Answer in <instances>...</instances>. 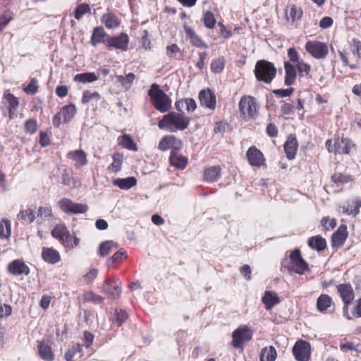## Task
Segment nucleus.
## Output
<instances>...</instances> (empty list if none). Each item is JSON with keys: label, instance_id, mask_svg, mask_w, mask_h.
<instances>
[{"label": "nucleus", "instance_id": "nucleus-1", "mask_svg": "<svg viewBox=\"0 0 361 361\" xmlns=\"http://www.w3.org/2000/svg\"><path fill=\"white\" fill-rule=\"evenodd\" d=\"M190 123V118L184 113L170 111L163 116L158 122V127L161 130H166L171 133L187 129Z\"/></svg>", "mask_w": 361, "mask_h": 361}, {"label": "nucleus", "instance_id": "nucleus-2", "mask_svg": "<svg viewBox=\"0 0 361 361\" xmlns=\"http://www.w3.org/2000/svg\"><path fill=\"white\" fill-rule=\"evenodd\" d=\"M148 95L150 97L154 108L159 112L166 113L171 109V98L159 87V85L152 84L148 91Z\"/></svg>", "mask_w": 361, "mask_h": 361}, {"label": "nucleus", "instance_id": "nucleus-3", "mask_svg": "<svg viewBox=\"0 0 361 361\" xmlns=\"http://www.w3.org/2000/svg\"><path fill=\"white\" fill-rule=\"evenodd\" d=\"M257 80L269 84L276 75V68L274 63L266 60L258 61L254 70Z\"/></svg>", "mask_w": 361, "mask_h": 361}, {"label": "nucleus", "instance_id": "nucleus-4", "mask_svg": "<svg viewBox=\"0 0 361 361\" xmlns=\"http://www.w3.org/2000/svg\"><path fill=\"white\" fill-rule=\"evenodd\" d=\"M1 103L3 105L2 112L4 116H8L9 120L17 118L18 109L20 105V101L18 97L6 91L1 98Z\"/></svg>", "mask_w": 361, "mask_h": 361}, {"label": "nucleus", "instance_id": "nucleus-5", "mask_svg": "<svg viewBox=\"0 0 361 361\" xmlns=\"http://www.w3.org/2000/svg\"><path fill=\"white\" fill-rule=\"evenodd\" d=\"M239 111L241 116L245 121L255 120L257 116V102L251 96H243L239 104Z\"/></svg>", "mask_w": 361, "mask_h": 361}, {"label": "nucleus", "instance_id": "nucleus-6", "mask_svg": "<svg viewBox=\"0 0 361 361\" xmlns=\"http://www.w3.org/2000/svg\"><path fill=\"white\" fill-rule=\"evenodd\" d=\"M59 208L69 215L85 214L89 207L86 204L73 202L71 199L63 197L58 202Z\"/></svg>", "mask_w": 361, "mask_h": 361}, {"label": "nucleus", "instance_id": "nucleus-7", "mask_svg": "<svg viewBox=\"0 0 361 361\" xmlns=\"http://www.w3.org/2000/svg\"><path fill=\"white\" fill-rule=\"evenodd\" d=\"M253 332L250 328L244 325L235 329L233 334L232 344L235 348H242L245 342L252 339Z\"/></svg>", "mask_w": 361, "mask_h": 361}, {"label": "nucleus", "instance_id": "nucleus-8", "mask_svg": "<svg viewBox=\"0 0 361 361\" xmlns=\"http://www.w3.org/2000/svg\"><path fill=\"white\" fill-rule=\"evenodd\" d=\"M306 51L314 59H322L329 54L328 46L319 41H308L305 44Z\"/></svg>", "mask_w": 361, "mask_h": 361}, {"label": "nucleus", "instance_id": "nucleus-9", "mask_svg": "<svg viewBox=\"0 0 361 361\" xmlns=\"http://www.w3.org/2000/svg\"><path fill=\"white\" fill-rule=\"evenodd\" d=\"M291 267L290 270L298 274H303L309 270L307 263L301 257L300 251L295 249L290 254Z\"/></svg>", "mask_w": 361, "mask_h": 361}, {"label": "nucleus", "instance_id": "nucleus-10", "mask_svg": "<svg viewBox=\"0 0 361 361\" xmlns=\"http://www.w3.org/2000/svg\"><path fill=\"white\" fill-rule=\"evenodd\" d=\"M128 43L129 37L125 32H122L119 35L108 37L105 40V45L109 50L115 48L122 51H126L128 50Z\"/></svg>", "mask_w": 361, "mask_h": 361}, {"label": "nucleus", "instance_id": "nucleus-11", "mask_svg": "<svg viewBox=\"0 0 361 361\" xmlns=\"http://www.w3.org/2000/svg\"><path fill=\"white\" fill-rule=\"evenodd\" d=\"M293 353L297 361H309L311 354L310 344L305 341H298L293 348Z\"/></svg>", "mask_w": 361, "mask_h": 361}, {"label": "nucleus", "instance_id": "nucleus-12", "mask_svg": "<svg viewBox=\"0 0 361 361\" xmlns=\"http://www.w3.org/2000/svg\"><path fill=\"white\" fill-rule=\"evenodd\" d=\"M104 291L114 299H118L121 293V282L118 279H107L103 285Z\"/></svg>", "mask_w": 361, "mask_h": 361}, {"label": "nucleus", "instance_id": "nucleus-13", "mask_svg": "<svg viewBox=\"0 0 361 361\" xmlns=\"http://www.w3.org/2000/svg\"><path fill=\"white\" fill-rule=\"evenodd\" d=\"M199 99L201 106L214 110L216 105L215 94L209 88L202 90L199 92Z\"/></svg>", "mask_w": 361, "mask_h": 361}, {"label": "nucleus", "instance_id": "nucleus-14", "mask_svg": "<svg viewBox=\"0 0 361 361\" xmlns=\"http://www.w3.org/2000/svg\"><path fill=\"white\" fill-rule=\"evenodd\" d=\"M8 272L14 276H18L22 274L27 276L30 274V268L21 259H14L11 262L7 267Z\"/></svg>", "mask_w": 361, "mask_h": 361}, {"label": "nucleus", "instance_id": "nucleus-15", "mask_svg": "<svg viewBox=\"0 0 361 361\" xmlns=\"http://www.w3.org/2000/svg\"><path fill=\"white\" fill-rule=\"evenodd\" d=\"M51 235L61 244L66 245L71 237L69 231L63 224H56L51 232Z\"/></svg>", "mask_w": 361, "mask_h": 361}, {"label": "nucleus", "instance_id": "nucleus-16", "mask_svg": "<svg viewBox=\"0 0 361 361\" xmlns=\"http://www.w3.org/2000/svg\"><path fill=\"white\" fill-rule=\"evenodd\" d=\"M249 164L253 166L259 167L265 161L263 154L255 147H250L246 152Z\"/></svg>", "mask_w": 361, "mask_h": 361}, {"label": "nucleus", "instance_id": "nucleus-17", "mask_svg": "<svg viewBox=\"0 0 361 361\" xmlns=\"http://www.w3.org/2000/svg\"><path fill=\"white\" fill-rule=\"evenodd\" d=\"M169 161L171 166L183 170L187 166L188 159L186 157L179 154L177 148H174L171 151Z\"/></svg>", "mask_w": 361, "mask_h": 361}, {"label": "nucleus", "instance_id": "nucleus-18", "mask_svg": "<svg viewBox=\"0 0 361 361\" xmlns=\"http://www.w3.org/2000/svg\"><path fill=\"white\" fill-rule=\"evenodd\" d=\"M221 169L219 166L206 168L203 173V180L207 183L216 182L221 177Z\"/></svg>", "mask_w": 361, "mask_h": 361}, {"label": "nucleus", "instance_id": "nucleus-19", "mask_svg": "<svg viewBox=\"0 0 361 361\" xmlns=\"http://www.w3.org/2000/svg\"><path fill=\"white\" fill-rule=\"evenodd\" d=\"M298 146L295 136L293 134L290 135L283 145L284 151L288 159H293L295 158Z\"/></svg>", "mask_w": 361, "mask_h": 361}, {"label": "nucleus", "instance_id": "nucleus-20", "mask_svg": "<svg viewBox=\"0 0 361 361\" xmlns=\"http://www.w3.org/2000/svg\"><path fill=\"white\" fill-rule=\"evenodd\" d=\"M354 145L347 138H336L334 140V154H348Z\"/></svg>", "mask_w": 361, "mask_h": 361}, {"label": "nucleus", "instance_id": "nucleus-21", "mask_svg": "<svg viewBox=\"0 0 361 361\" xmlns=\"http://www.w3.org/2000/svg\"><path fill=\"white\" fill-rule=\"evenodd\" d=\"M337 290L343 301L344 304L350 305L354 299V292L350 284L344 283L337 286Z\"/></svg>", "mask_w": 361, "mask_h": 361}, {"label": "nucleus", "instance_id": "nucleus-22", "mask_svg": "<svg viewBox=\"0 0 361 361\" xmlns=\"http://www.w3.org/2000/svg\"><path fill=\"white\" fill-rule=\"evenodd\" d=\"M186 37L190 39V43L197 47H207V44L196 34L195 30L190 26L184 25L183 27Z\"/></svg>", "mask_w": 361, "mask_h": 361}, {"label": "nucleus", "instance_id": "nucleus-23", "mask_svg": "<svg viewBox=\"0 0 361 361\" xmlns=\"http://www.w3.org/2000/svg\"><path fill=\"white\" fill-rule=\"evenodd\" d=\"M285 78L284 84L286 86L293 85L297 77L296 68L290 61L284 62Z\"/></svg>", "mask_w": 361, "mask_h": 361}, {"label": "nucleus", "instance_id": "nucleus-24", "mask_svg": "<svg viewBox=\"0 0 361 361\" xmlns=\"http://www.w3.org/2000/svg\"><path fill=\"white\" fill-rule=\"evenodd\" d=\"M42 257L46 262L52 264L59 262L61 259L59 252L53 247H43Z\"/></svg>", "mask_w": 361, "mask_h": 361}, {"label": "nucleus", "instance_id": "nucleus-25", "mask_svg": "<svg viewBox=\"0 0 361 361\" xmlns=\"http://www.w3.org/2000/svg\"><path fill=\"white\" fill-rule=\"evenodd\" d=\"M348 237L347 226L341 224L338 230L333 234L331 238L332 245L334 246L342 245Z\"/></svg>", "mask_w": 361, "mask_h": 361}, {"label": "nucleus", "instance_id": "nucleus-26", "mask_svg": "<svg viewBox=\"0 0 361 361\" xmlns=\"http://www.w3.org/2000/svg\"><path fill=\"white\" fill-rule=\"evenodd\" d=\"M101 21L108 29H115L121 24V21L117 16L110 11L102 15Z\"/></svg>", "mask_w": 361, "mask_h": 361}, {"label": "nucleus", "instance_id": "nucleus-27", "mask_svg": "<svg viewBox=\"0 0 361 361\" xmlns=\"http://www.w3.org/2000/svg\"><path fill=\"white\" fill-rule=\"evenodd\" d=\"M68 157L75 161V166L77 168L87 164V154L82 149L71 151L68 154Z\"/></svg>", "mask_w": 361, "mask_h": 361}, {"label": "nucleus", "instance_id": "nucleus-28", "mask_svg": "<svg viewBox=\"0 0 361 361\" xmlns=\"http://www.w3.org/2000/svg\"><path fill=\"white\" fill-rule=\"evenodd\" d=\"M262 300L267 310H271L274 305L280 302V299L277 294L274 291L269 290L265 291Z\"/></svg>", "mask_w": 361, "mask_h": 361}, {"label": "nucleus", "instance_id": "nucleus-29", "mask_svg": "<svg viewBox=\"0 0 361 361\" xmlns=\"http://www.w3.org/2000/svg\"><path fill=\"white\" fill-rule=\"evenodd\" d=\"M113 184L122 190H128L135 186L137 183V179L133 176L121 178H118L113 180Z\"/></svg>", "mask_w": 361, "mask_h": 361}, {"label": "nucleus", "instance_id": "nucleus-30", "mask_svg": "<svg viewBox=\"0 0 361 361\" xmlns=\"http://www.w3.org/2000/svg\"><path fill=\"white\" fill-rule=\"evenodd\" d=\"M106 35V33L103 27L98 26L94 27L91 36V44L95 47L100 43L105 44Z\"/></svg>", "mask_w": 361, "mask_h": 361}, {"label": "nucleus", "instance_id": "nucleus-31", "mask_svg": "<svg viewBox=\"0 0 361 361\" xmlns=\"http://www.w3.org/2000/svg\"><path fill=\"white\" fill-rule=\"evenodd\" d=\"M308 245L312 249L321 252L326 247V242L321 235H315L309 238Z\"/></svg>", "mask_w": 361, "mask_h": 361}, {"label": "nucleus", "instance_id": "nucleus-32", "mask_svg": "<svg viewBox=\"0 0 361 361\" xmlns=\"http://www.w3.org/2000/svg\"><path fill=\"white\" fill-rule=\"evenodd\" d=\"M38 352L40 357L46 361H52L54 355L51 351V347L44 342H38Z\"/></svg>", "mask_w": 361, "mask_h": 361}, {"label": "nucleus", "instance_id": "nucleus-33", "mask_svg": "<svg viewBox=\"0 0 361 361\" xmlns=\"http://www.w3.org/2000/svg\"><path fill=\"white\" fill-rule=\"evenodd\" d=\"M118 245L113 240H106L102 242L99 247V255L104 257L107 256L113 250L117 248Z\"/></svg>", "mask_w": 361, "mask_h": 361}, {"label": "nucleus", "instance_id": "nucleus-34", "mask_svg": "<svg viewBox=\"0 0 361 361\" xmlns=\"http://www.w3.org/2000/svg\"><path fill=\"white\" fill-rule=\"evenodd\" d=\"M361 207V199L356 198L352 200L346 207H343V212L349 214L356 216L360 212V208Z\"/></svg>", "mask_w": 361, "mask_h": 361}, {"label": "nucleus", "instance_id": "nucleus-35", "mask_svg": "<svg viewBox=\"0 0 361 361\" xmlns=\"http://www.w3.org/2000/svg\"><path fill=\"white\" fill-rule=\"evenodd\" d=\"M63 122L68 123L75 116L76 114V107L73 104H69L62 107L61 111Z\"/></svg>", "mask_w": 361, "mask_h": 361}, {"label": "nucleus", "instance_id": "nucleus-36", "mask_svg": "<svg viewBox=\"0 0 361 361\" xmlns=\"http://www.w3.org/2000/svg\"><path fill=\"white\" fill-rule=\"evenodd\" d=\"M176 137L173 135H165L159 141L158 144V149L165 152L170 149H174L173 145L176 141Z\"/></svg>", "mask_w": 361, "mask_h": 361}, {"label": "nucleus", "instance_id": "nucleus-37", "mask_svg": "<svg viewBox=\"0 0 361 361\" xmlns=\"http://www.w3.org/2000/svg\"><path fill=\"white\" fill-rule=\"evenodd\" d=\"M332 303L331 298L326 294H322L317 300V308L319 312H324Z\"/></svg>", "mask_w": 361, "mask_h": 361}, {"label": "nucleus", "instance_id": "nucleus-38", "mask_svg": "<svg viewBox=\"0 0 361 361\" xmlns=\"http://www.w3.org/2000/svg\"><path fill=\"white\" fill-rule=\"evenodd\" d=\"M277 353L274 346H269L263 348L260 353L261 361H275Z\"/></svg>", "mask_w": 361, "mask_h": 361}, {"label": "nucleus", "instance_id": "nucleus-39", "mask_svg": "<svg viewBox=\"0 0 361 361\" xmlns=\"http://www.w3.org/2000/svg\"><path fill=\"white\" fill-rule=\"evenodd\" d=\"M127 257V252L123 249H120L116 252L108 260L107 266L109 268H116V264L121 262L123 257Z\"/></svg>", "mask_w": 361, "mask_h": 361}, {"label": "nucleus", "instance_id": "nucleus-40", "mask_svg": "<svg viewBox=\"0 0 361 361\" xmlns=\"http://www.w3.org/2000/svg\"><path fill=\"white\" fill-rule=\"evenodd\" d=\"M119 144L124 148L136 152L137 147L130 135L125 134L118 137Z\"/></svg>", "mask_w": 361, "mask_h": 361}, {"label": "nucleus", "instance_id": "nucleus-41", "mask_svg": "<svg viewBox=\"0 0 361 361\" xmlns=\"http://www.w3.org/2000/svg\"><path fill=\"white\" fill-rule=\"evenodd\" d=\"M98 79L94 73L87 72L79 73L75 75L74 81L80 83H88L96 81Z\"/></svg>", "mask_w": 361, "mask_h": 361}, {"label": "nucleus", "instance_id": "nucleus-42", "mask_svg": "<svg viewBox=\"0 0 361 361\" xmlns=\"http://www.w3.org/2000/svg\"><path fill=\"white\" fill-rule=\"evenodd\" d=\"M101 99L100 94L97 92H92L90 90H85L82 92V103L87 104L93 102H97Z\"/></svg>", "mask_w": 361, "mask_h": 361}, {"label": "nucleus", "instance_id": "nucleus-43", "mask_svg": "<svg viewBox=\"0 0 361 361\" xmlns=\"http://www.w3.org/2000/svg\"><path fill=\"white\" fill-rule=\"evenodd\" d=\"M116 77L117 82H120L126 90L130 88L135 78V75L132 73L127 74L126 76L116 75Z\"/></svg>", "mask_w": 361, "mask_h": 361}, {"label": "nucleus", "instance_id": "nucleus-44", "mask_svg": "<svg viewBox=\"0 0 361 361\" xmlns=\"http://www.w3.org/2000/svg\"><path fill=\"white\" fill-rule=\"evenodd\" d=\"M226 63V59L224 56L214 59L211 63V71L214 73H221Z\"/></svg>", "mask_w": 361, "mask_h": 361}, {"label": "nucleus", "instance_id": "nucleus-45", "mask_svg": "<svg viewBox=\"0 0 361 361\" xmlns=\"http://www.w3.org/2000/svg\"><path fill=\"white\" fill-rule=\"evenodd\" d=\"M91 13V8L87 4H80L75 10L74 17L76 20H80L85 14Z\"/></svg>", "mask_w": 361, "mask_h": 361}, {"label": "nucleus", "instance_id": "nucleus-46", "mask_svg": "<svg viewBox=\"0 0 361 361\" xmlns=\"http://www.w3.org/2000/svg\"><path fill=\"white\" fill-rule=\"evenodd\" d=\"M11 223L7 219H2L0 221V237L1 238H8L11 235Z\"/></svg>", "mask_w": 361, "mask_h": 361}, {"label": "nucleus", "instance_id": "nucleus-47", "mask_svg": "<svg viewBox=\"0 0 361 361\" xmlns=\"http://www.w3.org/2000/svg\"><path fill=\"white\" fill-rule=\"evenodd\" d=\"M202 20L204 26L209 29L214 28L216 23L214 14L209 11H207L204 13Z\"/></svg>", "mask_w": 361, "mask_h": 361}, {"label": "nucleus", "instance_id": "nucleus-48", "mask_svg": "<svg viewBox=\"0 0 361 361\" xmlns=\"http://www.w3.org/2000/svg\"><path fill=\"white\" fill-rule=\"evenodd\" d=\"M36 216L35 212L31 209H27L23 211L20 212L18 214V219L20 220H23L28 224H31L34 221Z\"/></svg>", "mask_w": 361, "mask_h": 361}, {"label": "nucleus", "instance_id": "nucleus-49", "mask_svg": "<svg viewBox=\"0 0 361 361\" xmlns=\"http://www.w3.org/2000/svg\"><path fill=\"white\" fill-rule=\"evenodd\" d=\"M82 345L79 343L73 344L65 353V359L67 361H71L73 357L82 351Z\"/></svg>", "mask_w": 361, "mask_h": 361}, {"label": "nucleus", "instance_id": "nucleus-50", "mask_svg": "<svg viewBox=\"0 0 361 361\" xmlns=\"http://www.w3.org/2000/svg\"><path fill=\"white\" fill-rule=\"evenodd\" d=\"M13 12L10 10H6L0 16V31L8 24L13 19Z\"/></svg>", "mask_w": 361, "mask_h": 361}, {"label": "nucleus", "instance_id": "nucleus-51", "mask_svg": "<svg viewBox=\"0 0 361 361\" xmlns=\"http://www.w3.org/2000/svg\"><path fill=\"white\" fill-rule=\"evenodd\" d=\"M331 179L333 182L337 185L338 187L339 185H343L344 183H348L350 180V176L345 175L342 173H335L332 176Z\"/></svg>", "mask_w": 361, "mask_h": 361}, {"label": "nucleus", "instance_id": "nucleus-52", "mask_svg": "<svg viewBox=\"0 0 361 361\" xmlns=\"http://www.w3.org/2000/svg\"><path fill=\"white\" fill-rule=\"evenodd\" d=\"M114 319L118 323V326H121L128 317V313L121 309L115 310L114 314Z\"/></svg>", "mask_w": 361, "mask_h": 361}, {"label": "nucleus", "instance_id": "nucleus-53", "mask_svg": "<svg viewBox=\"0 0 361 361\" xmlns=\"http://www.w3.org/2000/svg\"><path fill=\"white\" fill-rule=\"evenodd\" d=\"M302 15V11L300 7H297L295 5L290 6L288 17L292 20L293 22L298 20Z\"/></svg>", "mask_w": 361, "mask_h": 361}, {"label": "nucleus", "instance_id": "nucleus-54", "mask_svg": "<svg viewBox=\"0 0 361 361\" xmlns=\"http://www.w3.org/2000/svg\"><path fill=\"white\" fill-rule=\"evenodd\" d=\"M295 67H296L297 70L299 72V74L301 76H303L304 75H309V73L311 71V66L309 64L305 63L303 61V60H301L300 61L297 63L295 65Z\"/></svg>", "mask_w": 361, "mask_h": 361}, {"label": "nucleus", "instance_id": "nucleus-55", "mask_svg": "<svg viewBox=\"0 0 361 361\" xmlns=\"http://www.w3.org/2000/svg\"><path fill=\"white\" fill-rule=\"evenodd\" d=\"M38 81L36 78L31 79L28 85L24 87L23 90L29 94H35L38 90Z\"/></svg>", "mask_w": 361, "mask_h": 361}, {"label": "nucleus", "instance_id": "nucleus-56", "mask_svg": "<svg viewBox=\"0 0 361 361\" xmlns=\"http://www.w3.org/2000/svg\"><path fill=\"white\" fill-rule=\"evenodd\" d=\"M52 216V210L49 206H41L37 210V216L41 219H47Z\"/></svg>", "mask_w": 361, "mask_h": 361}, {"label": "nucleus", "instance_id": "nucleus-57", "mask_svg": "<svg viewBox=\"0 0 361 361\" xmlns=\"http://www.w3.org/2000/svg\"><path fill=\"white\" fill-rule=\"evenodd\" d=\"M295 89L290 87L288 89H276L272 90V93L280 98L290 97L294 92Z\"/></svg>", "mask_w": 361, "mask_h": 361}, {"label": "nucleus", "instance_id": "nucleus-58", "mask_svg": "<svg viewBox=\"0 0 361 361\" xmlns=\"http://www.w3.org/2000/svg\"><path fill=\"white\" fill-rule=\"evenodd\" d=\"M37 129V123L35 119H28L25 123V131L29 134H34Z\"/></svg>", "mask_w": 361, "mask_h": 361}, {"label": "nucleus", "instance_id": "nucleus-59", "mask_svg": "<svg viewBox=\"0 0 361 361\" xmlns=\"http://www.w3.org/2000/svg\"><path fill=\"white\" fill-rule=\"evenodd\" d=\"M98 275V269L92 268L90 269L83 276L84 281L87 283H90L96 279Z\"/></svg>", "mask_w": 361, "mask_h": 361}, {"label": "nucleus", "instance_id": "nucleus-60", "mask_svg": "<svg viewBox=\"0 0 361 361\" xmlns=\"http://www.w3.org/2000/svg\"><path fill=\"white\" fill-rule=\"evenodd\" d=\"M288 56L290 59V62L294 63L295 65L302 60L300 58L298 52L294 47H290L288 49Z\"/></svg>", "mask_w": 361, "mask_h": 361}, {"label": "nucleus", "instance_id": "nucleus-61", "mask_svg": "<svg viewBox=\"0 0 361 361\" xmlns=\"http://www.w3.org/2000/svg\"><path fill=\"white\" fill-rule=\"evenodd\" d=\"M180 52V49L176 44H172L166 47V55L169 58L175 57L177 54Z\"/></svg>", "mask_w": 361, "mask_h": 361}, {"label": "nucleus", "instance_id": "nucleus-62", "mask_svg": "<svg viewBox=\"0 0 361 361\" xmlns=\"http://www.w3.org/2000/svg\"><path fill=\"white\" fill-rule=\"evenodd\" d=\"M94 336V335L87 331H84L83 333V343L84 345L89 348L93 343Z\"/></svg>", "mask_w": 361, "mask_h": 361}, {"label": "nucleus", "instance_id": "nucleus-63", "mask_svg": "<svg viewBox=\"0 0 361 361\" xmlns=\"http://www.w3.org/2000/svg\"><path fill=\"white\" fill-rule=\"evenodd\" d=\"M12 313V307L10 305L0 303V319L8 317Z\"/></svg>", "mask_w": 361, "mask_h": 361}, {"label": "nucleus", "instance_id": "nucleus-64", "mask_svg": "<svg viewBox=\"0 0 361 361\" xmlns=\"http://www.w3.org/2000/svg\"><path fill=\"white\" fill-rule=\"evenodd\" d=\"M352 51L361 59V42L357 39L352 40Z\"/></svg>", "mask_w": 361, "mask_h": 361}]
</instances>
